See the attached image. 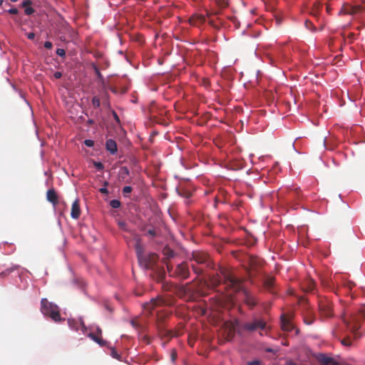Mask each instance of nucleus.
<instances>
[{
  "mask_svg": "<svg viewBox=\"0 0 365 365\" xmlns=\"http://www.w3.org/2000/svg\"><path fill=\"white\" fill-rule=\"evenodd\" d=\"M56 54L59 56L64 57L66 56V51L63 48H58L56 50Z\"/></svg>",
  "mask_w": 365,
  "mask_h": 365,
  "instance_id": "obj_37",
  "label": "nucleus"
},
{
  "mask_svg": "<svg viewBox=\"0 0 365 365\" xmlns=\"http://www.w3.org/2000/svg\"><path fill=\"white\" fill-rule=\"evenodd\" d=\"M148 235H149L151 237H154L157 236V232L155 229H149L147 230Z\"/></svg>",
  "mask_w": 365,
  "mask_h": 365,
  "instance_id": "obj_34",
  "label": "nucleus"
},
{
  "mask_svg": "<svg viewBox=\"0 0 365 365\" xmlns=\"http://www.w3.org/2000/svg\"><path fill=\"white\" fill-rule=\"evenodd\" d=\"M130 174L129 170L126 167L120 168L119 170V179L126 183L130 182L128 175Z\"/></svg>",
  "mask_w": 365,
  "mask_h": 365,
  "instance_id": "obj_21",
  "label": "nucleus"
},
{
  "mask_svg": "<svg viewBox=\"0 0 365 365\" xmlns=\"http://www.w3.org/2000/svg\"><path fill=\"white\" fill-rule=\"evenodd\" d=\"M266 323L262 319H255L251 322L245 323L242 328L249 331H254L257 329L263 330L265 329Z\"/></svg>",
  "mask_w": 365,
  "mask_h": 365,
  "instance_id": "obj_9",
  "label": "nucleus"
},
{
  "mask_svg": "<svg viewBox=\"0 0 365 365\" xmlns=\"http://www.w3.org/2000/svg\"><path fill=\"white\" fill-rule=\"evenodd\" d=\"M220 273L224 276V284L225 285L226 289H232L234 292L242 290L244 302L250 308H253L257 304L258 300L256 297L250 293L247 290L242 289V282L240 279L227 273L224 269H221Z\"/></svg>",
  "mask_w": 365,
  "mask_h": 365,
  "instance_id": "obj_1",
  "label": "nucleus"
},
{
  "mask_svg": "<svg viewBox=\"0 0 365 365\" xmlns=\"http://www.w3.org/2000/svg\"><path fill=\"white\" fill-rule=\"evenodd\" d=\"M260 363L261 362L259 360H254V361L247 362V365H259Z\"/></svg>",
  "mask_w": 365,
  "mask_h": 365,
  "instance_id": "obj_40",
  "label": "nucleus"
},
{
  "mask_svg": "<svg viewBox=\"0 0 365 365\" xmlns=\"http://www.w3.org/2000/svg\"><path fill=\"white\" fill-rule=\"evenodd\" d=\"M158 255L155 253H149L145 255L139 262L141 267L146 269H151L158 274V280H163L165 278V271L158 266Z\"/></svg>",
  "mask_w": 365,
  "mask_h": 365,
  "instance_id": "obj_2",
  "label": "nucleus"
},
{
  "mask_svg": "<svg viewBox=\"0 0 365 365\" xmlns=\"http://www.w3.org/2000/svg\"><path fill=\"white\" fill-rule=\"evenodd\" d=\"M190 25L194 26H200L205 21V17L202 14H193L188 20Z\"/></svg>",
  "mask_w": 365,
  "mask_h": 365,
  "instance_id": "obj_11",
  "label": "nucleus"
},
{
  "mask_svg": "<svg viewBox=\"0 0 365 365\" xmlns=\"http://www.w3.org/2000/svg\"><path fill=\"white\" fill-rule=\"evenodd\" d=\"M10 1H12V2H16V1H17L18 0H10Z\"/></svg>",
  "mask_w": 365,
  "mask_h": 365,
  "instance_id": "obj_59",
  "label": "nucleus"
},
{
  "mask_svg": "<svg viewBox=\"0 0 365 365\" xmlns=\"http://www.w3.org/2000/svg\"><path fill=\"white\" fill-rule=\"evenodd\" d=\"M113 117L115 118V120L118 122V123H120V119H119V117L118 115H117V113L115 112H113Z\"/></svg>",
  "mask_w": 365,
  "mask_h": 365,
  "instance_id": "obj_47",
  "label": "nucleus"
},
{
  "mask_svg": "<svg viewBox=\"0 0 365 365\" xmlns=\"http://www.w3.org/2000/svg\"><path fill=\"white\" fill-rule=\"evenodd\" d=\"M118 225H119V227H120L121 229H123V230H126V228H125V227H126V224H125V222H118Z\"/></svg>",
  "mask_w": 365,
  "mask_h": 365,
  "instance_id": "obj_44",
  "label": "nucleus"
},
{
  "mask_svg": "<svg viewBox=\"0 0 365 365\" xmlns=\"http://www.w3.org/2000/svg\"><path fill=\"white\" fill-rule=\"evenodd\" d=\"M364 319H365V311L361 309L359 310L358 315L354 319V324L350 327L352 332L355 333L358 331L360 327L359 323Z\"/></svg>",
  "mask_w": 365,
  "mask_h": 365,
  "instance_id": "obj_12",
  "label": "nucleus"
},
{
  "mask_svg": "<svg viewBox=\"0 0 365 365\" xmlns=\"http://www.w3.org/2000/svg\"><path fill=\"white\" fill-rule=\"evenodd\" d=\"M53 45L51 41H46L44 43V47L47 49H51L52 48Z\"/></svg>",
  "mask_w": 365,
  "mask_h": 365,
  "instance_id": "obj_41",
  "label": "nucleus"
},
{
  "mask_svg": "<svg viewBox=\"0 0 365 365\" xmlns=\"http://www.w3.org/2000/svg\"><path fill=\"white\" fill-rule=\"evenodd\" d=\"M166 267L169 275L172 277H176L184 280L190 277V269L186 262H182L178 264L175 269L170 263L167 262Z\"/></svg>",
  "mask_w": 365,
  "mask_h": 365,
  "instance_id": "obj_4",
  "label": "nucleus"
},
{
  "mask_svg": "<svg viewBox=\"0 0 365 365\" xmlns=\"http://www.w3.org/2000/svg\"><path fill=\"white\" fill-rule=\"evenodd\" d=\"M170 304L171 303L167 302L165 299L162 298L161 297H158L150 299L149 302L145 304L144 307L145 309L151 312L158 307Z\"/></svg>",
  "mask_w": 365,
  "mask_h": 365,
  "instance_id": "obj_8",
  "label": "nucleus"
},
{
  "mask_svg": "<svg viewBox=\"0 0 365 365\" xmlns=\"http://www.w3.org/2000/svg\"><path fill=\"white\" fill-rule=\"evenodd\" d=\"M289 195H292L293 197H297L298 198H299L301 195V190L299 188L294 189L289 192Z\"/></svg>",
  "mask_w": 365,
  "mask_h": 365,
  "instance_id": "obj_29",
  "label": "nucleus"
},
{
  "mask_svg": "<svg viewBox=\"0 0 365 365\" xmlns=\"http://www.w3.org/2000/svg\"><path fill=\"white\" fill-rule=\"evenodd\" d=\"M31 4H32L31 1H30V0H26V1H24L22 3V6H23V7L26 8V7L30 6V5H31Z\"/></svg>",
  "mask_w": 365,
  "mask_h": 365,
  "instance_id": "obj_39",
  "label": "nucleus"
},
{
  "mask_svg": "<svg viewBox=\"0 0 365 365\" xmlns=\"http://www.w3.org/2000/svg\"><path fill=\"white\" fill-rule=\"evenodd\" d=\"M106 147L108 151L111 154H115L117 152V144L114 140L108 139L106 140Z\"/></svg>",
  "mask_w": 365,
  "mask_h": 365,
  "instance_id": "obj_22",
  "label": "nucleus"
},
{
  "mask_svg": "<svg viewBox=\"0 0 365 365\" xmlns=\"http://www.w3.org/2000/svg\"><path fill=\"white\" fill-rule=\"evenodd\" d=\"M354 36V34L353 33H350V34H349V37L350 38H352Z\"/></svg>",
  "mask_w": 365,
  "mask_h": 365,
  "instance_id": "obj_55",
  "label": "nucleus"
},
{
  "mask_svg": "<svg viewBox=\"0 0 365 365\" xmlns=\"http://www.w3.org/2000/svg\"><path fill=\"white\" fill-rule=\"evenodd\" d=\"M225 325L228 329L227 337L228 339H231L234 337V335H235V326L232 323H228V322H226Z\"/></svg>",
  "mask_w": 365,
  "mask_h": 365,
  "instance_id": "obj_24",
  "label": "nucleus"
},
{
  "mask_svg": "<svg viewBox=\"0 0 365 365\" xmlns=\"http://www.w3.org/2000/svg\"><path fill=\"white\" fill-rule=\"evenodd\" d=\"M89 337H91L93 341L97 342L101 346H104L106 344V341L103 340L100 336L96 335L95 334L91 333L89 334Z\"/></svg>",
  "mask_w": 365,
  "mask_h": 365,
  "instance_id": "obj_26",
  "label": "nucleus"
},
{
  "mask_svg": "<svg viewBox=\"0 0 365 365\" xmlns=\"http://www.w3.org/2000/svg\"><path fill=\"white\" fill-rule=\"evenodd\" d=\"M305 25H306V26H307V28H309V26H312V22H311V21H305Z\"/></svg>",
  "mask_w": 365,
  "mask_h": 365,
  "instance_id": "obj_51",
  "label": "nucleus"
},
{
  "mask_svg": "<svg viewBox=\"0 0 365 365\" xmlns=\"http://www.w3.org/2000/svg\"><path fill=\"white\" fill-rule=\"evenodd\" d=\"M111 91L113 92V93H118V91H117V88H110Z\"/></svg>",
  "mask_w": 365,
  "mask_h": 365,
  "instance_id": "obj_53",
  "label": "nucleus"
},
{
  "mask_svg": "<svg viewBox=\"0 0 365 365\" xmlns=\"http://www.w3.org/2000/svg\"><path fill=\"white\" fill-rule=\"evenodd\" d=\"M281 327L284 331H290L293 329V325L285 314L281 316Z\"/></svg>",
  "mask_w": 365,
  "mask_h": 365,
  "instance_id": "obj_14",
  "label": "nucleus"
},
{
  "mask_svg": "<svg viewBox=\"0 0 365 365\" xmlns=\"http://www.w3.org/2000/svg\"><path fill=\"white\" fill-rule=\"evenodd\" d=\"M135 251L138 261H140L144 256H145V255L143 253V247L139 242L135 245Z\"/></svg>",
  "mask_w": 365,
  "mask_h": 365,
  "instance_id": "obj_25",
  "label": "nucleus"
},
{
  "mask_svg": "<svg viewBox=\"0 0 365 365\" xmlns=\"http://www.w3.org/2000/svg\"><path fill=\"white\" fill-rule=\"evenodd\" d=\"M176 356H177L176 352L174 351L172 353V356H171V357H172V360H173V361H175V360Z\"/></svg>",
  "mask_w": 365,
  "mask_h": 365,
  "instance_id": "obj_50",
  "label": "nucleus"
},
{
  "mask_svg": "<svg viewBox=\"0 0 365 365\" xmlns=\"http://www.w3.org/2000/svg\"><path fill=\"white\" fill-rule=\"evenodd\" d=\"M47 200L56 206L58 202V195L53 188L49 189L46 192Z\"/></svg>",
  "mask_w": 365,
  "mask_h": 365,
  "instance_id": "obj_17",
  "label": "nucleus"
},
{
  "mask_svg": "<svg viewBox=\"0 0 365 365\" xmlns=\"http://www.w3.org/2000/svg\"><path fill=\"white\" fill-rule=\"evenodd\" d=\"M94 166L98 170H102L104 168V165L101 162H94Z\"/></svg>",
  "mask_w": 365,
  "mask_h": 365,
  "instance_id": "obj_36",
  "label": "nucleus"
},
{
  "mask_svg": "<svg viewBox=\"0 0 365 365\" xmlns=\"http://www.w3.org/2000/svg\"><path fill=\"white\" fill-rule=\"evenodd\" d=\"M341 344L343 345L346 346H351V341L349 337H346L345 339H343L341 341Z\"/></svg>",
  "mask_w": 365,
  "mask_h": 365,
  "instance_id": "obj_33",
  "label": "nucleus"
},
{
  "mask_svg": "<svg viewBox=\"0 0 365 365\" xmlns=\"http://www.w3.org/2000/svg\"><path fill=\"white\" fill-rule=\"evenodd\" d=\"M8 11L11 14H17L19 13L18 9L16 8H11Z\"/></svg>",
  "mask_w": 365,
  "mask_h": 365,
  "instance_id": "obj_42",
  "label": "nucleus"
},
{
  "mask_svg": "<svg viewBox=\"0 0 365 365\" xmlns=\"http://www.w3.org/2000/svg\"><path fill=\"white\" fill-rule=\"evenodd\" d=\"M274 282H275V279L274 277H267L264 282V288L267 291H269L272 293H274Z\"/></svg>",
  "mask_w": 365,
  "mask_h": 365,
  "instance_id": "obj_20",
  "label": "nucleus"
},
{
  "mask_svg": "<svg viewBox=\"0 0 365 365\" xmlns=\"http://www.w3.org/2000/svg\"><path fill=\"white\" fill-rule=\"evenodd\" d=\"M359 11V8L353 6L349 4H344L341 7L339 14H350L353 15Z\"/></svg>",
  "mask_w": 365,
  "mask_h": 365,
  "instance_id": "obj_16",
  "label": "nucleus"
},
{
  "mask_svg": "<svg viewBox=\"0 0 365 365\" xmlns=\"http://www.w3.org/2000/svg\"><path fill=\"white\" fill-rule=\"evenodd\" d=\"M99 191L103 194H107L108 192V190L106 187L101 188Z\"/></svg>",
  "mask_w": 365,
  "mask_h": 365,
  "instance_id": "obj_48",
  "label": "nucleus"
},
{
  "mask_svg": "<svg viewBox=\"0 0 365 365\" xmlns=\"http://www.w3.org/2000/svg\"><path fill=\"white\" fill-rule=\"evenodd\" d=\"M3 4V0H0V6Z\"/></svg>",
  "mask_w": 365,
  "mask_h": 365,
  "instance_id": "obj_58",
  "label": "nucleus"
},
{
  "mask_svg": "<svg viewBox=\"0 0 365 365\" xmlns=\"http://www.w3.org/2000/svg\"><path fill=\"white\" fill-rule=\"evenodd\" d=\"M73 324L74 322H71V320H68V324H69V327L74 329V327H73ZM76 330H77L78 329L77 328H75Z\"/></svg>",
  "mask_w": 365,
  "mask_h": 365,
  "instance_id": "obj_49",
  "label": "nucleus"
},
{
  "mask_svg": "<svg viewBox=\"0 0 365 365\" xmlns=\"http://www.w3.org/2000/svg\"><path fill=\"white\" fill-rule=\"evenodd\" d=\"M317 359L322 365H339L334 358L328 356L324 354H319Z\"/></svg>",
  "mask_w": 365,
  "mask_h": 365,
  "instance_id": "obj_10",
  "label": "nucleus"
},
{
  "mask_svg": "<svg viewBox=\"0 0 365 365\" xmlns=\"http://www.w3.org/2000/svg\"><path fill=\"white\" fill-rule=\"evenodd\" d=\"M41 309L44 315L48 316L56 322H59L62 320L59 308L56 304L48 302L46 298L41 299Z\"/></svg>",
  "mask_w": 365,
  "mask_h": 365,
  "instance_id": "obj_3",
  "label": "nucleus"
},
{
  "mask_svg": "<svg viewBox=\"0 0 365 365\" xmlns=\"http://www.w3.org/2000/svg\"><path fill=\"white\" fill-rule=\"evenodd\" d=\"M327 10L329 11V6L327 7Z\"/></svg>",
  "mask_w": 365,
  "mask_h": 365,
  "instance_id": "obj_61",
  "label": "nucleus"
},
{
  "mask_svg": "<svg viewBox=\"0 0 365 365\" xmlns=\"http://www.w3.org/2000/svg\"><path fill=\"white\" fill-rule=\"evenodd\" d=\"M319 312L322 319L333 317L332 304L327 297H320L318 301Z\"/></svg>",
  "mask_w": 365,
  "mask_h": 365,
  "instance_id": "obj_6",
  "label": "nucleus"
},
{
  "mask_svg": "<svg viewBox=\"0 0 365 365\" xmlns=\"http://www.w3.org/2000/svg\"><path fill=\"white\" fill-rule=\"evenodd\" d=\"M81 324L84 327V324L82 322H81Z\"/></svg>",
  "mask_w": 365,
  "mask_h": 365,
  "instance_id": "obj_60",
  "label": "nucleus"
},
{
  "mask_svg": "<svg viewBox=\"0 0 365 365\" xmlns=\"http://www.w3.org/2000/svg\"><path fill=\"white\" fill-rule=\"evenodd\" d=\"M156 323L158 332L162 337L170 339L174 336H178L182 334L180 329H176L175 330L167 329L164 324V316L159 314H157Z\"/></svg>",
  "mask_w": 365,
  "mask_h": 365,
  "instance_id": "obj_5",
  "label": "nucleus"
},
{
  "mask_svg": "<svg viewBox=\"0 0 365 365\" xmlns=\"http://www.w3.org/2000/svg\"><path fill=\"white\" fill-rule=\"evenodd\" d=\"M92 104L95 108H99L101 106V100L98 96H94L92 99Z\"/></svg>",
  "mask_w": 365,
  "mask_h": 365,
  "instance_id": "obj_28",
  "label": "nucleus"
},
{
  "mask_svg": "<svg viewBox=\"0 0 365 365\" xmlns=\"http://www.w3.org/2000/svg\"><path fill=\"white\" fill-rule=\"evenodd\" d=\"M96 332H97V334H98V336H101V334H102V331H101V329L99 327H98V328H97V329H96Z\"/></svg>",
  "mask_w": 365,
  "mask_h": 365,
  "instance_id": "obj_52",
  "label": "nucleus"
},
{
  "mask_svg": "<svg viewBox=\"0 0 365 365\" xmlns=\"http://www.w3.org/2000/svg\"><path fill=\"white\" fill-rule=\"evenodd\" d=\"M81 215L79 200L76 199L72 204L71 216L73 219L77 220Z\"/></svg>",
  "mask_w": 365,
  "mask_h": 365,
  "instance_id": "obj_13",
  "label": "nucleus"
},
{
  "mask_svg": "<svg viewBox=\"0 0 365 365\" xmlns=\"http://www.w3.org/2000/svg\"><path fill=\"white\" fill-rule=\"evenodd\" d=\"M163 255H164L163 262L166 264L167 263H169L168 260L171 258H173L175 255V253L173 250H171L168 247H165L163 249Z\"/></svg>",
  "mask_w": 365,
  "mask_h": 365,
  "instance_id": "obj_19",
  "label": "nucleus"
},
{
  "mask_svg": "<svg viewBox=\"0 0 365 365\" xmlns=\"http://www.w3.org/2000/svg\"><path fill=\"white\" fill-rule=\"evenodd\" d=\"M84 143L88 147H92L94 145V142L92 140H86Z\"/></svg>",
  "mask_w": 365,
  "mask_h": 365,
  "instance_id": "obj_38",
  "label": "nucleus"
},
{
  "mask_svg": "<svg viewBox=\"0 0 365 365\" xmlns=\"http://www.w3.org/2000/svg\"><path fill=\"white\" fill-rule=\"evenodd\" d=\"M343 322L349 327L350 325H349V322H347L346 319H343Z\"/></svg>",
  "mask_w": 365,
  "mask_h": 365,
  "instance_id": "obj_54",
  "label": "nucleus"
},
{
  "mask_svg": "<svg viewBox=\"0 0 365 365\" xmlns=\"http://www.w3.org/2000/svg\"><path fill=\"white\" fill-rule=\"evenodd\" d=\"M16 268H17V267H15L13 268H8L6 271H2L1 272H0V275L6 276V275L10 274L11 272H13Z\"/></svg>",
  "mask_w": 365,
  "mask_h": 365,
  "instance_id": "obj_32",
  "label": "nucleus"
},
{
  "mask_svg": "<svg viewBox=\"0 0 365 365\" xmlns=\"http://www.w3.org/2000/svg\"><path fill=\"white\" fill-rule=\"evenodd\" d=\"M315 282L312 279L307 278L302 284V289L305 292H311L314 289Z\"/></svg>",
  "mask_w": 365,
  "mask_h": 365,
  "instance_id": "obj_15",
  "label": "nucleus"
},
{
  "mask_svg": "<svg viewBox=\"0 0 365 365\" xmlns=\"http://www.w3.org/2000/svg\"><path fill=\"white\" fill-rule=\"evenodd\" d=\"M132 187L130 186H125L123 188L122 192L124 196H127L128 194H130L132 192Z\"/></svg>",
  "mask_w": 365,
  "mask_h": 365,
  "instance_id": "obj_31",
  "label": "nucleus"
},
{
  "mask_svg": "<svg viewBox=\"0 0 365 365\" xmlns=\"http://www.w3.org/2000/svg\"><path fill=\"white\" fill-rule=\"evenodd\" d=\"M126 91H127L126 88H123V89L122 90V93H125Z\"/></svg>",
  "mask_w": 365,
  "mask_h": 365,
  "instance_id": "obj_56",
  "label": "nucleus"
},
{
  "mask_svg": "<svg viewBox=\"0 0 365 365\" xmlns=\"http://www.w3.org/2000/svg\"><path fill=\"white\" fill-rule=\"evenodd\" d=\"M27 37L29 39L33 40L35 38V34L33 32H31L27 34Z\"/></svg>",
  "mask_w": 365,
  "mask_h": 365,
  "instance_id": "obj_45",
  "label": "nucleus"
},
{
  "mask_svg": "<svg viewBox=\"0 0 365 365\" xmlns=\"http://www.w3.org/2000/svg\"><path fill=\"white\" fill-rule=\"evenodd\" d=\"M53 76L57 79L61 78L62 77V73L56 71L54 73Z\"/></svg>",
  "mask_w": 365,
  "mask_h": 365,
  "instance_id": "obj_43",
  "label": "nucleus"
},
{
  "mask_svg": "<svg viewBox=\"0 0 365 365\" xmlns=\"http://www.w3.org/2000/svg\"><path fill=\"white\" fill-rule=\"evenodd\" d=\"M110 205L113 208H118L120 206V202L118 200H112L110 202Z\"/></svg>",
  "mask_w": 365,
  "mask_h": 365,
  "instance_id": "obj_30",
  "label": "nucleus"
},
{
  "mask_svg": "<svg viewBox=\"0 0 365 365\" xmlns=\"http://www.w3.org/2000/svg\"><path fill=\"white\" fill-rule=\"evenodd\" d=\"M221 284V277L218 274L210 276L208 280V285L212 288L215 289Z\"/></svg>",
  "mask_w": 365,
  "mask_h": 365,
  "instance_id": "obj_18",
  "label": "nucleus"
},
{
  "mask_svg": "<svg viewBox=\"0 0 365 365\" xmlns=\"http://www.w3.org/2000/svg\"><path fill=\"white\" fill-rule=\"evenodd\" d=\"M93 123V120H88V123H89V124H92Z\"/></svg>",
  "mask_w": 365,
  "mask_h": 365,
  "instance_id": "obj_57",
  "label": "nucleus"
},
{
  "mask_svg": "<svg viewBox=\"0 0 365 365\" xmlns=\"http://www.w3.org/2000/svg\"><path fill=\"white\" fill-rule=\"evenodd\" d=\"M315 320V316L313 313L308 312L304 316V322L307 325H311L314 323Z\"/></svg>",
  "mask_w": 365,
  "mask_h": 365,
  "instance_id": "obj_23",
  "label": "nucleus"
},
{
  "mask_svg": "<svg viewBox=\"0 0 365 365\" xmlns=\"http://www.w3.org/2000/svg\"><path fill=\"white\" fill-rule=\"evenodd\" d=\"M24 12L26 15H31L34 13V9L32 7L29 6L25 8Z\"/></svg>",
  "mask_w": 365,
  "mask_h": 365,
  "instance_id": "obj_35",
  "label": "nucleus"
},
{
  "mask_svg": "<svg viewBox=\"0 0 365 365\" xmlns=\"http://www.w3.org/2000/svg\"><path fill=\"white\" fill-rule=\"evenodd\" d=\"M191 268H192V271L194 272V273H195L197 275L202 274L204 272V269L202 267H198L195 264H191Z\"/></svg>",
  "mask_w": 365,
  "mask_h": 365,
  "instance_id": "obj_27",
  "label": "nucleus"
},
{
  "mask_svg": "<svg viewBox=\"0 0 365 365\" xmlns=\"http://www.w3.org/2000/svg\"><path fill=\"white\" fill-rule=\"evenodd\" d=\"M190 260L194 261L197 264L204 265L206 267H212L210 256L202 251H193L190 257Z\"/></svg>",
  "mask_w": 365,
  "mask_h": 365,
  "instance_id": "obj_7",
  "label": "nucleus"
},
{
  "mask_svg": "<svg viewBox=\"0 0 365 365\" xmlns=\"http://www.w3.org/2000/svg\"><path fill=\"white\" fill-rule=\"evenodd\" d=\"M112 356L113 358H115V359H118L119 358V355L118 354V353L115 350L112 351Z\"/></svg>",
  "mask_w": 365,
  "mask_h": 365,
  "instance_id": "obj_46",
  "label": "nucleus"
}]
</instances>
